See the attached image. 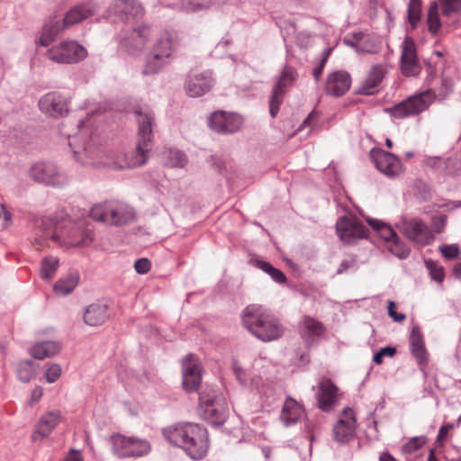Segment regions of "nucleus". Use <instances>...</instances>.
<instances>
[{"label": "nucleus", "mask_w": 461, "mask_h": 461, "mask_svg": "<svg viewBox=\"0 0 461 461\" xmlns=\"http://www.w3.org/2000/svg\"><path fill=\"white\" fill-rule=\"evenodd\" d=\"M165 439L181 448L191 459L203 458L209 448L207 430L199 424L179 422L162 429Z\"/></svg>", "instance_id": "obj_1"}, {"label": "nucleus", "mask_w": 461, "mask_h": 461, "mask_svg": "<svg viewBox=\"0 0 461 461\" xmlns=\"http://www.w3.org/2000/svg\"><path fill=\"white\" fill-rule=\"evenodd\" d=\"M138 124L137 146L135 150L124 155L122 161L104 163L105 166L115 169H130L144 165L148 159V152L152 147V130L155 124L153 112L148 106H139L134 109Z\"/></svg>", "instance_id": "obj_2"}, {"label": "nucleus", "mask_w": 461, "mask_h": 461, "mask_svg": "<svg viewBox=\"0 0 461 461\" xmlns=\"http://www.w3.org/2000/svg\"><path fill=\"white\" fill-rule=\"evenodd\" d=\"M241 323L252 336L263 342L280 339L285 329L279 320L260 304H249L241 312Z\"/></svg>", "instance_id": "obj_3"}, {"label": "nucleus", "mask_w": 461, "mask_h": 461, "mask_svg": "<svg viewBox=\"0 0 461 461\" xmlns=\"http://www.w3.org/2000/svg\"><path fill=\"white\" fill-rule=\"evenodd\" d=\"M90 217L110 226L121 227L131 223L135 219L134 209L121 201H105L94 205Z\"/></svg>", "instance_id": "obj_4"}, {"label": "nucleus", "mask_w": 461, "mask_h": 461, "mask_svg": "<svg viewBox=\"0 0 461 461\" xmlns=\"http://www.w3.org/2000/svg\"><path fill=\"white\" fill-rule=\"evenodd\" d=\"M461 11V0H435L429 5L427 14L429 32L436 36L442 25L456 26L454 19Z\"/></svg>", "instance_id": "obj_5"}, {"label": "nucleus", "mask_w": 461, "mask_h": 461, "mask_svg": "<svg viewBox=\"0 0 461 461\" xmlns=\"http://www.w3.org/2000/svg\"><path fill=\"white\" fill-rule=\"evenodd\" d=\"M199 400L200 417L213 426L222 425L228 416V406L225 400L218 396L214 391H203Z\"/></svg>", "instance_id": "obj_6"}, {"label": "nucleus", "mask_w": 461, "mask_h": 461, "mask_svg": "<svg viewBox=\"0 0 461 461\" xmlns=\"http://www.w3.org/2000/svg\"><path fill=\"white\" fill-rule=\"evenodd\" d=\"M435 98V93L428 89L395 104L388 109V112L393 117L398 119L416 115L428 109Z\"/></svg>", "instance_id": "obj_7"}, {"label": "nucleus", "mask_w": 461, "mask_h": 461, "mask_svg": "<svg viewBox=\"0 0 461 461\" xmlns=\"http://www.w3.org/2000/svg\"><path fill=\"white\" fill-rule=\"evenodd\" d=\"M49 59L59 64L77 63L87 56V50L76 41H63L46 53Z\"/></svg>", "instance_id": "obj_8"}, {"label": "nucleus", "mask_w": 461, "mask_h": 461, "mask_svg": "<svg viewBox=\"0 0 461 461\" xmlns=\"http://www.w3.org/2000/svg\"><path fill=\"white\" fill-rule=\"evenodd\" d=\"M113 452L120 458L139 457L150 451L148 440L134 437H125L121 434L113 435L111 438Z\"/></svg>", "instance_id": "obj_9"}, {"label": "nucleus", "mask_w": 461, "mask_h": 461, "mask_svg": "<svg viewBox=\"0 0 461 461\" xmlns=\"http://www.w3.org/2000/svg\"><path fill=\"white\" fill-rule=\"evenodd\" d=\"M397 227L408 240L418 245H429L435 238L429 227L418 218H402Z\"/></svg>", "instance_id": "obj_10"}, {"label": "nucleus", "mask_w": 461, "mask_h": 461, "mask_svg": "<svg viewBox=\"0 0 461 461\" xmlns=\"http://www.w3.org/2000/svg\"><path fill=\"white\" fill-rule=\"evenodd\" d=\"M298 74L292 67H285L277 78L272 89V95L269 101V113L274 118L277 115L280 106L283 103L284 95L286 91L292 87L296 81Z\"/></svg>", "instance_id": "obj_11"}, {"label": "nucleus", "mask_w": 461, "mask_h": 461, "mask_svg": "<svg viewBox=\"0 0 461 461\" xmlns=\"http://www.w3.org/2000/svg\"><path fill=\"white\" fill-rule=\"evenodd\" d=\"M50 239L66 247H87L94 240V233L91 230L72 225L68 229L62 230L59 234L53 233Z\"/></svg>", "instance_id": "obj_12"}, {"label": "nucleus", "mask_w": 461, "mask_h": 461, "mask_svg": "<svg viewBox=\"0 0 461 461\" xmlns=\"http://www.w3.org/2000/svg\"><path fill=\"white\" fill-rule=\"evenodd\" d=\"M369 156L375 167L388 177H395L402 172L401 159L391 152L374 148L370 150Z\"/></svg>", "instance_id": "obj_13"}, {"label": "nucleus", "mask_w": 461, "mask_h": 461, "mask_svg": "<svg viewBox=\"0 0 461 461\" xmlns=\"http://www.w3.org/2000/svg\"><path fill=\"white\" fill-rule=\"evenodd\" d=\"M108 16L118 21L141 18L145 10L137 0H113L107 9Z\"/></svg>", "instance_id": "obj_14"}, {"label": "nucleus", "mask_w": 461, "mask_h": 461, "mask_svg": "<svg viewBox=\"0 0 461 461\" xmlns=\"http://www.w3.org/2000/svg\"><path fill=\"white\" fill-rule=\"evenodd\" d=\"M243 123L242 118L237 113H227L217 111L208 118V126L218 133L230 134L240 130Z\"/></svg>", "instance_id": "obj_15"}, {"label": "nucleus", "mask_w": 461, "mask_h": 461, "mask_svg": "<svg viewBox=\"0 0 461 461\" xmlns=\"http://www.w3.org/2000/svg\"><path fill=\"white\" fill-rule=\"evenodd\" d=\"M214 85L210 71H191L186 77L185 89L190 97H199L208 93Z\"/></svg>", "instance_id": "obj_16"}, {"label": "nucleus", "mask_w": 461, "mask_h": 461, "mask_svg": "<svg viewBox=\"0 0 461 461\" xmlns=\"http://www.w3.org/2000/svg\"><path fill=\"white\" fill-rule=\"evenodd\" d=\"M30 176L36 182L50 185H60L64 183V177L59 172L55 164L51 162H38L30 168Z\"/></svg>", "instance_id": "obj_17"}, {"label": "nucleus", "mask_w": 461, "mask_h": 461, "mask_svg": "<svg viewBox=\"0 0 461 461\" xmlns=\"http://www.w3.org/2000/svg\"><path fill=\"white\" fill-rule=\"evenodd\" d=\"M401 70L405 77H415L420 72L414 41L406 36L402 43Z\"/></svg>", "instance_id": "obj_18"}, {"label": "nucleus", "mask_w": 461, "mask_h": 461, "mask_svg": "<svg viewBox=\"0 0 461 461\" xmlns=\"http://www.w3.org/2000/svg\"><path fill=\"white\" fill-rule=\"evenodd\" d=\"M339 239L345 243H350L354 239L366 236L368 230L357 218L340 217L336 223Z\"/></svg>", "instance_id": "obj_19"}, {"label": "nucleus", "mask_w": 461, "mask_h": 461, "mask_svg": "<svg viewBox=\"0 0 461 461\" xmlns=\"http://www.w3.org/2000/svg\"><path fill=\"white\" fill-rule=\"evenodd\" d=\"M357 420L350 408H345L333 427L334 439L339 443H347L354 438Z\"/></svg>", "instance_id": "obj_20"}, {"label": "nucleus", "mask_w": 461, "mask_h": 461, "mask_svg": "<svg viewBox=\"0 0 461 461\" xmlns=\"http://www.w3.org/2000/svg\"><path fill=\"white\" fill-rule=\"evenodd\" d=\"M183 387L186 392L198 389L201 381V367L196 357L189 354L182 361Z\"/></svg>", "instance_id": "obj_21"}, {"label": "nucleus", "mask_w": 461, "mask_h": 461, "mask_svg": "<svg viewBox=\"0 0 461 461\" xmlns=\"http://www.w3.org/2000/svg\"><path fill=\"white\" fill-rule=\"evenodd\" d=\"M351 77L345 70L334 71L327 77L325 92L327 95L339 97L344 95L351 86Z\"/></svg>", "instance_id": "obj_22"}, {"label": "nucleus", "mask_w": 461, "mask_h": 461, "mask_svg": "<svg viewBox=\"0 0 461 461\" xmlns=\"http://www.w3.org/2000/svg\"><path fill=\"white\" fill-rule=\"evenodd\" d=\"M181 42V35L178 31L167 28L162 30L158 35L152 49L155 51L172 57L173 52L177 49Z\"/></svg>", "instance_id": "obj_23"}, {"label": "nucleus", "mask_w": 461, "mask_h": 461, "mask_svg": "<svg viewBox=\"0 0 461 461\" xmlns=\"http://www.w3.org/2000/svg\"><path fill=\"white\" fill-rule=\"evenodd\" d=\"M61 420V414L59 411H51L44 413L35 425V429L32 435V441H41L49 437Z\"/></svg>", "instance_id": "obj_24"}, {"label": "nucleus", "mask_w": 461, "mask_h": 461, "mask_svg": "<svg viewBox=\"0 0 461 461\" xmlns=\"http://www.w3.org/2000/svg\"><path fill=\"white\" fill-rule=\"evenodd\" d=\"M316 395L319 408L329 411L338 402V387L330 379H322L319 383V391Z\"/></svg>", "instance_id": "obj_25"}, {"label": "nucleus", "mask_w": 461, "mask_h": 461, "mask_svg": "<svg viewBox=\"0 0 461 461\" xmlns=\"http://www.w3.org/2000/svg\"><path fill=\"white\" fill-rule=\"evenodd\" d=\"M325 332L323 324L309 316H304L300 321V333L304 342L311 346Z\"/></svg>", "instance_id": "obj_26"}, {"label": "nucleus", "mask_w": 461, "mask_h": 461, "mask_svg": "<svg viewBox=\"0 0 461 461\" xmlns=\"http://www.w3.org/2000/svg\"><path fill=\"white\" fill-rule=\"evenodd\" d=\"M69 146L72 149L74 158L78 162L84 165L101 166L103 163L96 160L100 156V151L97 150L94 144L89 140L85 142L83 146L76 147L73 141H69Z\"/></svg>", "instance_id": "obj_27"}, {"label": "nucleus", "mask_w": 461, "mask_h": 461, "mask_svg": "<svg viewBox=\"0 0 461 461\" xmlns=\"http://www.w3.org/2000/svg\"><path fill=\"white\" fill-rule=\"evenodd\" d=\"M39 106L41 111L50 115H62L68 112V104L66 99L59 94L52 92L43 95Z\"/></svg>", "instance_id": "obj_28"}, {"label": "nucleus", "mask_w": 461, "mask_h": 461, "mask_svg": "<svg viewBox=\"0 0 461 461\" xmlns=\"http://www.w3.org/2000/svg\"><path fill=\"white\" fill-rule=\"evenodd\" d=\"M304 416L303 407L292 397H286L283 405L280 420L285 427L296 424Z\"/></svg>", "instance_id": "obj_29"}, {"label": "nucleus", "mask_w": 461, "mask_h": 461, "mask_svg": "<svg viewBox=\"0 0 461 461\" xmlns=\"http://www.w3.org/2000/svg\"><path fill=\"white\" fill-rule=\"evenodd\" d=\"M411 352L420 366H425L428 363V352L425 348L423 336L420 327L414 326L409 338Z\"/></svg>", "instance_id": "obj_30"}, {"label": "nucleus", "mask_w": 461, "mask_h": 461, "mask_svg": "<svg viewBox=\"0 0 461 461\" xmlns=\"http://www.w3.org/2000/svg\"><path fill=\"white\" fill-rule=\"evenodd\" d=\"M83 318L86 325H102L109 318L108 306L105 303H94L85 309Z\"/></svg>", "instance_id": "obj_31"}, {"label": "nucleus", "mask_w": 461, "mask_h": 461, "mask_svg": "<svg viewBox=\"0 0 461 461\" xmlns=\"http://www.w3.org/2000/svg\"><path fill=\"white\" fill-rule=\"evenodd\" d=\"M170 60L171 57L158 51H155V50L151 48L146 58L145 67L142 73L146 76L158 74L170 63Z\"/></svg>", "instance_id": "obj_32"}, {"label": "nucleus", "mask_w": 461, "mask_h": 461, "mask_svg": "<svg viewBox=\"0 0 461 461\" xmlns=\"http://www.w3.org/2000/svg\"><path fill=\"white\" fill-rule=\"evenodd\" d=\"M61 344L56 340H43L34 343L29 352L30 355L36 359H44L46 357H53L59 353Z\"/></svg>", "instance_id": "obj_33"}, {"label": "nucleus", "mask_w": 461, "mask_h": 461, "mask_svg": "<svg viewBox=\"0 0 461 461\" xmlns=\"http://www.w3.org/2000/svg\"><path fill=\"white\" fill-rule=\"evenodd\" d=\"M95 12L92 4L78 5L71 8L63 18V25L69 27L88 18Z\"/></svg>", "instance_id": "obj_34"}, {"label": "nucleus", "mask_w": 461, "mask_h": 461, "mask_svg": "<svg viewBox=\"0 0 461 461\" xmlns=\"http://www.w3.org/2000/svg\"><path fill=\"white\" fill-rule=\"evenodd\" d=\"M384 76V68L379 66L371 68L366 78L358 89V94L361 95H373L377 91L379 84L382 82Z\"/></svg>", "instance_id": "obj_35"}, {"label": "nucleus", "mask_w": 461, "mask_h": 461, "mask_svg": "<svg viewBox=\"0 0 461 461\" xmlns=\"http://www.w3.org/2000/svg\"><path fill=\"white\" fill-rule=\"evenodd\" d=\"M65 28H67V26L63 25V20H56L55 18L50 19L43 25L39 43L44 47L48 46Z\"/></svg>", "instance_id": "obj_36"}, {"label": "nucleus", "mask_w": 461, "mask_h": 461, "mask_svg": "<svg viewBox=\"0 0 461 461\" xmlns=\"http://www.w3.org/2000/svg\"><path fill=\"white\" fill-rule=\"evenodd\" d=\"M79 282V274L77 271H71L66 276L59 279L53 287L57 295L66 296L71 294Z\"/></svg>", "instance_id": "obj_37"}, {"label": "nucleus", "mask_w": 461, "mask_h": 461, "mask_svg": "<svg viewBox=\"0 0 461 461\" xmlns=\"http://www.w3.org/2000/svg\"><path fill=\"white\" fill-rule=\"evenodd\" d=\"M164 162L170 167L183 168L187 164L186 155L176 148H167L162 152Z\"/></svg>", "instance_id": "obj_38"}, {"label": "nucleus", "mask_w": 461, "mask_h": 461, "mask_svg": "<svg viewBox=\"0 0 461 461\" xmlns=\"http://www.w3.org/2000/svg\"><path fill=\"white\" fill-rule=\"evenodd\" d=\"M369 226L378 234V236L384 240L386 244L390 243L391 240H395L398 236L393 228L385 222L377 219H366Z\"/></svg>", "instance_id": "obj_39"}, {"label": "nucleus", "mask_w": 461, "mask_h": 461, "mask_svg": "<svg viewBox=\"0 0 461 461\" xmlns=\"http://www.w3.org/2000/svg\"><path fill=\"white\" fill-rule=\"evenodd\" d=\"M37 366L32 360H23L19 362L16 369V375L21 382L28 383L36 375Z\"/></svg>", "instance_id": "obj_40"}, {"label": "nucleus", "mask_w": 461, "mask_h": 461, "mask_svg": "<svg viewBox=\"0 0 461 461\" xmlns=\"http://www.w3.org/2000/svg\"><path fill=\"white\" fill-rule=\"evenodd\" d=\"M59 259L57 257H44L41 263V276L44 280H50L57 272Z\"/></svg>", "instance_id": "obj_41"}, {"label": "nucleus", "mask_w": 461, "mask_h": 461, "mask_svg": "<svg viewBox=\"0 0 461 461\" xmlns=\"http://www.w3.org/2000/svg\"><path fill=\"white\" fill-rule=\"evenodd\" d=\"M255 267L261 269L265 273L270 276V277L278 284H285L286 283V277L285 274L274 267L269 262L261 260V259H256L254 261Z\"/></svg>", "instance_id": "obj_42"}, {"label": "nucleus", "mask_w": 461, "mask_h": 461, "mask_svg": "<svg viewBox=\"0 0 461 461\" xmlns=\"http://www.w3.org/2000/svg\"><path fill=\"white\" fill-rule=\"evenodd\" d=\"M387 249L399 258H406L410 255V248L397 236L395 240L386 244Z\"/></svg>", "instance_id": "obj_43"}, {"label": "nucleus", "mask_w": 461, "mask_h": 461, "mask_svg": "<svg viewBox=\"0 0 461 461\" xmlns=\"http://www.w3.org/2000/svg\"><path fill=\"white\" fill-rule=\"evenodd\" d=\"M132 30L134 32V35L138 38L136 44L137 48L139 50H144L152 34L151 26L147 23H143Z\"/></svg>", "instance_id": "obj_44"}, {"label": "nucleus", "mask_w": 461, "mask_h": 461, "mask_svg": "<svg viewBox=\"0 0 461 461\" xmlns=\"http://www.w3.org/2000/svg\"><path fill=\"white\" fill-rule=\"evenodd\" d=\"M137 41L138 38L134 35V32L132 30L127 35L120 39L119 45L122 50H125L129 54L136 55L143 51V50H139L137 48Z\"/></svg>", "instance_id": "obj_45"}, {"label": "nucleus", "mask_w": 461, "mask_h": 461, "mask_svg": "<svg viewBox=\"0 0 461 461\" xmlns=\"http://www.w3.org/2000/svg\"><path fill=\"white\" fill-rule=\"evenodd\" d=\"M421 0H410L408 5V20L412 28L416 27L420 20Z\"/></svg>", "instance_id": "obj_46"}, {"label": "nucleus", "mask_w": 461, "mask_h": 461, "mask_svg": "<svg viewBox=\"0 0 461 461\" xmlns=\"http://www.w3.org/2000/svg\"><path fill=\"white\" fill-rule=\"evenodd\" d=\"M62 369L59 364L53 363L47 366L45 371V378L48 383H55L61 375Z\"/></svg>", "instance_id": "obj_47"}, {"label": "nucleus", "mask_w": 461, "mask_h": 461, "mask_svg": "<svg viewBox=\"0 0 461 461\" xmlns=\"http://www.w3.org/2000/svg\"><path fill=\"white\" fill-rule=\"evenodd\" d=\"M395 353H396V348L393 347L387 346V347L382 348L374 355L373 361L375 364L380 365L383 362L384 357H393L395 355Z\"/></svg>", "instance_id": "obj_48"}, {"label": "nucleus", "mask_w": 461, "mask_h": 461, "mask_svg": "<svg viewBox=\"0 0 461 461\" xmlns=\"http://www.w3.org/2000/svg\"><path fill=\"white\" fill-rule=\"evenodd\" d=\"M443 257L447 259H454L459 256V248L456 244L444 245L439 248Z\"/></svg>", "instance_id": "obj_49"}, {"label": "nucleus", "mask_w": 461, "mask_h": 461, "mask_svg": "<svg viewBox=\"0 0 461 461\" xmlns=\"http://www.w3.org/2000/svg\"><path fill=\"white\" fill-rule=\"evenodd\" d=\"M427 267L429 269L431 278L438 283H441L444 279L443 268L436 266L431 261L427 263Z\"/></svg>", "instance_id": "obj_50"}, {"label": "nucleus", "mask_w": 461, "mask_h": 461, "mask_svg": "<svg viewBox=\"0 0 461 461\" xmlns=\"http://www.w3.org/2000/svg\"><path fill=\"white\" fill-rule=\"evenodd\" d=\"M424 444V439L421 438H412L409 442H407L403 447L402 450L407 453H411L418 450Z\"/></svg>", "instance_id": "obj_51"}, {"label": "nucleus", "mask_w": 461, "mask_h": 461, "mask_svg": "<svg viewBox=\"0 0 461 461\" xmlns=\"http://www.w3.org/2000/svg\"><path fill=\"white\" fill-rule=\"evenodd\" d=\"M134 268L138 274H147L150 269V262L147 258H139L134 263Z\"/></svg>", "instance_id": "obj_52"}, {"label": "nucleus", "mask_w": 461, "mask_h": 461, "mask_svg": "<svg viewBox=\"0 0 461 461\" xmlns=\"http://www.w3.org/2000/svg\"><path fill=\"white\" fill-rule=\"evenodd\" d=\"M204 6L202 0H185L183 2V8L186 12H195L202 9Z\"/></svg>", "instance_id": "obj_53"}, {"label": "nucleus", "mask_w": 461, "mask_h": 461, "mask_svg": "<svg viewBox=\"0 0 461 461\" xmlns=\"http://www.w3.org/2000/svg\"><path fill=\"white\" fill-rule=\"evenodd\" d=\"M388 314L396 322H401L406 318L405 314L395 311V303L393 301L388 302Z\"/></svg>", "instance_id": "obj_54"}, {"label": "nucleus", "mask_w": 461, "mask_h": 461, "mask_svg": "<svg viewBox=\"0 0 461 461\" xmlns=\"http://www.w3.org/2000/svg\"><path fill=\"white\" fill-rule=\"evenodd\" d=\"M355 264H356L355 257H350L349 258L343 259L337 270V274L338 275L342 274L343 272H345L348 269H349L350 267H352Z\"/></svg>", "instance_id": "obj_55"}, {"label": "nucleus", "mask_w": 461, "mask_h": 461, "mask_svg": "<svg viewBox=\"0 0 461 461\" xmlns=\"http://www.w3.org/2000/svg\"><path fill=\"white\" fill-rule=\"evenodd\" d=\"M325 65H326V58H321L318 66L313 69L312 74H313V77L316 82H318L320 80Z\"/></svg>", "instance_id": "obj_56"}, {"label": "nucleus", "mask_w": 461, "mask_h": 461, "mask_svg": "<svg viewBox=\"0 0 461 461\" xmlns=\"http://www.w3.org/2000/svg\"><path fill=\"white\" fill-rule=\"evenodd\" d=\"M416 195L421 200H428L431 195L429 186L427 185H421L420 190L416 194Z\"/></svg>", "instance_id": "obj_57"}, {"label": "nucleus", "mask_w": 461, "mask_h": 461, "mask_svg": "<svg viewBox=\"0 0 461 461\" xmlns=\"http://www.w3.org/2000/svg\"><path fill=\"white\" fill-rule=\"evenodd\" d=\"M42 394H43V390L41 386L34 387V389L32 391V393H31V402H39L41 400V398L42 397Z\"/></svg>", "instance_id": "obj_58"}, {"label": "nucleus", "mask_w": 461, "mask_h": 461, "mask_svg": "<svg viewBox=\"0 0 461 461\" xmlns=\"http://www.w3.org/2000/svg\"><path fill=\"white\" fill-rule=\"evenodd\" d=\"M234 373L236 375L237 379L240 381L241 384H246V379L244 378V372L243 370L237 366L236 365L233 367Z\"/></svg>", "instance_id": "obj_59"}, {"label": "nucleus", "mask_w": 461, "mask_h": 461, "mask_svg": "<svg viewBox=\"0 0 461 461\" xmlns=\"http://www.w3.org/2000/svg\"><path fill=\"white\" fill-rule=\"evenodd\" d=\"M379 461H396V459L390 453L383 452L379 456Z\"/></svg>", "instance_id": "obj_60"}, {"label": "nucleus", "mask_w": 461, "mask_h": 461, "mask_svg": "<svg viewBox=\"0 0 461 461\" xmlns=\"http://www.w3.org/2000/svg\"><path fill=\"white\" fill-rule=\"evenodd\" d=\"M453 274L456 277L461 278V263L456 264L453 268Z\"/></svg>", "instance_id": "obj_61"}, {"label": "nucleus", "mask_w": 461, "mask_h": 461, "mask_svg": "<svg viewBox=\"0 0 461 461\" xmlns=\"http://www.w3.org/2000/svg\"><path fill=\"white\" fill-rule=\"evenodd\" d=\"M451 426L448 425V426H441L439 430H438V438H442V437H445L447 433V429L448 428H450Z\"/></svg>", "instance_id": "obj_62"}, {"label": "nucleus", "mask_w": 461, "mask_h": 461, "mask_svg": "<svg viewBox=\"0 0 461 461\" xmlns=\"http://www.w3.org/2000/svg\"><path fill=\"white\" fill-rule=\"evenodd\" d=\"M65 461H83V460L78 453H74L73 455H71L70 456L66 458Z\"/></svg>", "instance_id": "obj_63"}, {"label": "nucleus", "mask_w": 461, "mask_h": 461, "mask_svg": "<svg viewBox=\"0 0 461 461\" xmlns=\"http://www.w3.org/2000/svg\"><path fill=\"white\" fill-rule=\"evenodd\" d=\"M427 461H438V459L436 458V456L434 455L433 450L430 451Z\"/></svg>", "instance_id": "obj_64"}]
</instances>
